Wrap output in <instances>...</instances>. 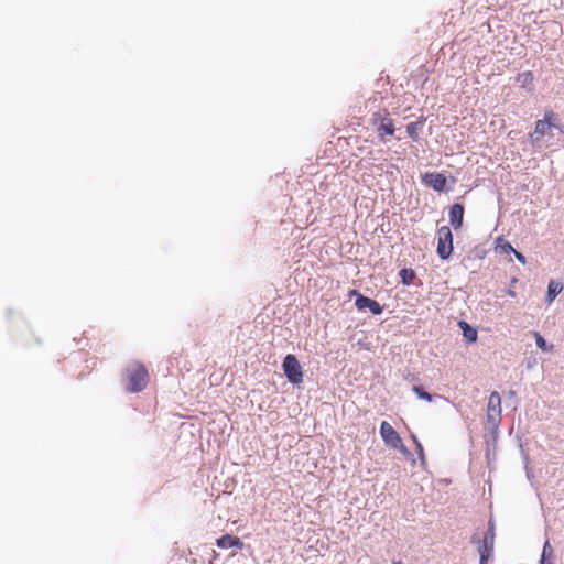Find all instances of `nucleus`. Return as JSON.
Here are the masks:
<instances>
[{
    "mask_svg": "<svg viewBox=\"0 0 564 564\" xmlns=\"http://www.w3.org/2000/svg\"><path fill=\"white\" fill-rule=\"evenodd\" d=\"M501 397L497 391L491 392L487 404V420L494 425L498 426L501 421Z\"/></svg>",
    "mask_w": 564,
    "mask_h": 564,
    "instance_id": "0eeeda50",
    "label": "nucleus"
},
{
    "mask_svg": "<svg viewBox=\"0 0 564 564\" xmlns=\"http://www.w3.org/2000/svg\"><path fill=\"white\" fill-rule=\"evenodd\" d=\"M561 132H563V133H564V129H561Z\"/></svg>",
    "mask_w": 564,
    "mask_h": 564,
    "instance_id": "a878e982",
    "label": "nucleus"
},
{
    "mask_svg": "<svg viewBox=\"0 0 564 564\" xmlns=\"http://www.w3.org/2000/svg\"><path fill=\"white\" fill-rule=\"evenodd\" d=\"M563 290V285L560 282L551 281L547 286L549 302H552Z\"/></svg>",
    "mask_w": 564,
    "mask_h": 564,
    "instance_id": "f3484780",
    "label": "nucleus"
},
{
    "mask_svg": "<svg viewBox=\"0 0 564 564\" xmlns=\"http://www.w3.org/2000/svg\"><path fill=\"white\" fill-rule=\"evenodd\" d=\"M413 391L417 394L420 399L426 400L429 402L432 401V395L429 392L424 391L423 388L414 386Z\"/></svg>",
    "mask_w": 564,
    "mask_h": 564,
    "instance_id": "412c9836",
    "label": "nucleus"
},
{
    "mask_svg": "<svg viewBox=\"0 0 564 564\" xmlns=\"http://www.w3.org/2000/svg\"><path fill=\"white\" fill-rule=\"evenodd\" d=\"M412 440L414 441V443L416 445L417 453L420 455H422L423 454V447H422L421 443L417 441L415 435H412Z\"/></svg>",
    "mask_w": 564,
    "mask_h": 564,
    "instance_id": "5701e85b",
    "label": "nucleus"
},
{
    "mask_svg": "<svg viewBox=\"0 0 564 564\" xmlns=\"http://www.w3.org/2000/svg\"><path fill=\"white\" fill-rule=\"evenodd\" d=\"M351 294L357 295L355 305L359 311L368 308L375 315H379L383 312V307L380 305L379 302L370 297L364 296L361 294H358L356 290L351 291Z\"/></svg>",
    "mask_w": 564,
    "mask_h": 564,
    "instance_id": "6e6552de",
    "label": "nucleus"
},
{
    "mask_svg": "<svg viewBox=\"0 0 564 564\" xmlns=\"http://www.w3.org/2000/svg\"><path fill=\"white\" fill-rule=\"evenodd\" d=\"M494 544H495V532L494 528L489 527L486 532L484 539L479 542L478 553L480 556L491 557L494 553Z\"/></svg>",
    "mask_w": 564,
    "mask_h": 564,
    "instance_id": "1a4fd4ad",
    "label": "nucleus"
},
{
    "mask_svg": "<svg viewBox=\"0 0 564 564\" xmlns=\"http://www.w3.org/2000/svg\"><path fill=\"white\" fill-rule=\"evenodd\" d=\"M464 206L462 204H454L449 209V223L455 228L458 229L463 225L464 219Z\"/></svg>",
    "mask_w": 564,
    "mask_h": 564,
    "instance_id": "9b49d317",
    "label": "nucleus"
},
{
    "mask_svg": "<svg viewBox=\"0 0 564 564\" xmlns=\"http://www.w3.org/2000/svg\"><path fill=\"white\" fill-rule=\"evenodd\" d=\"M534 338H535V344L540 349H542L544 351H550L553 349V345L547 346L545 339L542 337V335L540 333L534 332Z\"/></svg>",
    "mask_w": 564,
    "mask_h": 564,
    "instance_id": "aec40b11",
    "label": "nucleus"
},
{
    "mask_svg": "<svg viewBox=\"0 0 564 564\" xmlns=\"http://www.w3.org/2000/svg\"><path fill=\"white\" fill-rule=\"evenodd\" d=\"M497 249H499L501 253H513L514 251V248L511 246V243L503 238L497 239Z\"/></svg>",
    "mask_w": 564,
    "mask_h": 564,
    "instance_id": "6ab92c4d",
    "label": "nucleus"
},
{
    "mask_svg": "<svg viewBox=\"0 0 564 564\" xmlns=\"http://www.w3.org/2000/svg\"><path fill=\"white\" fill-rule=\"evenodd\" d=\"M216 544L220 549L238 547L241 550L243 547L242 541L238 536L230 534H225L217 539Z\"/></svg>",
    "mask_w": 564,
    "mask_h": 564,
    "instance_id": "f8f14e48",
    "label": "nucleus"
},
{
    "mask_svg": "<svg viewBox=\"0 0 564 564\" xmlns=\"http://www.w3.org/2000/svg\"><path fill=\"white\" fill-rule=\"evenodd\" d=\"M436 252L443 260H447L453 252V234L448 226H442L437 230Z\"/></svg>",
    "mask_w": 564,
    "mask_h": 564,
    "instance_id": "39448f33",
    "label": "nucleus"
},
{
    "mask_svg": "<svg viewBox=\"0 0 564 564\" xmlns=\"http://www.w3.org/2000/svg\"><path fill=\"white\" fill-rule=\"evenodd\" d=\"M516 80L521 85V87L527 88L531 87L534 80L533 73L530 70L518 74Z\"/></svg>",
    "mask_w": 564,
    "mask_h": 564,
    "instance_id": "4468645a",
    "label": "nucleus"
},
{
    "mask_svg": "<svg viewBox=\"0 0 564 564\" xmlns=\"http://www.w3.org/2000/svg\"><path fill=\"white\" fill-rule=\"evenodd\" d=\"M556 113L553 110H546L543 119L534 123V131L529 134L533 144L538 143L544 135L550 134L553 128H558L555 123Z\"/></svg>",
    "mask_w": 564,
    "mask_h": 564,
    "instance_id": "7ed1b4c3",
    "label": "nucleus"
},
{
    "mask_svg": "<svg viewBox=\"0 0 564 564\" xmlns=\"http://www.w3.org/2000/svg\"><path fill=\"white\" fill-rule=\"evenodd\" d=\"M423 182L434 191L443 192L446 187L447 180L442 173L431 172L424 174Z\"/></svg>",
    "mask_w": 564,
    "mask_h": 564,
    "instance_id": "9d476101",
    "label": "nucleus"
},
{
    "mask_svg": "<svg viewBox=\"0 0 564 564\" xmlns=\"http://www.w3.org/2000/svg\"><path fill=\"white\" fill-rule=\"evenodd\" d=\"M488 560H489L488 557H485V556L482 555V556H480L479 564H487Z\"/></svg>",
    "mask_w": 564,
    "mask_h": 564,
    "instance_id": "b1692460",
    "label": "nucleus"
},
{
    "mask_svg": "<svg viewBox=\"0 0 564 564\" xmlns=\"http://www.w3.org/2000/svg\"><path fill=\"white\" fill-rule=\"evenodd\" d=\"M399 276L401 279V282L404 285H410L414 282V279L416 275H415L414 270L405 268V269L400 270Z\"/></svg>",
    "mask_w": 564,
    "mask_h": 564,
    "instance_id": "a211bd4d",
    "label": "nucleus"
},
{
    "mask_svg": "<svg viewBox=\"0 0 564 564\" xmlns=\"http://www.w3.org/2000/svg\"><path fill=\"white\" fill-rule=\"evenodd\" d=\"M459 325L464 332V336L467 339V341L475 343L477 340V330L470 327L466 322H460Z\"/></svg>",
    "mask_w": 564,
    "mask_h": 564,
    "instance_id": "dca6fc26",
    "label": "nucleus"
},
{
    "mask_svg": "<svg viewBox=\"0 0 564 564\" xmlns=\"http://www.w3.org/2000/svg\"><path fill=\"white\" fill-rule=\"evenodd\" d=\"M507 293H508V295H510V296H514V295H516V292H514V291H512V290H508V291H507Z\"/></svg>",
    "mask_w": 564,
    "mask_h": 564,
    "instance_id": "393cba45",
    "label": "nucleus"
},
{
    "mask_svg": "<svg viewBox=\"0 0 564 564\" xmlns=\"http://www.w3.org/2000/svg\"><path fill=\"white\" fill-rule=\"evenodd\" d=\"M553 555H554L553 547L551 546L550 542L546 541L543 545V551H542L540 563L541 564H553V562H552Z\"/></svg>",
    "mask_w": 564,
    "mask_h": 564,
    "instance_id": "2eb2a0df",
    "label": "nucleus"
},
{
    "mask_svg": "<svg viewBox=\"0 0 564 564\" xmlns=\"http://www.w3.org/2000/svg\"><path fill=\"white\" fill-rule=\"evenodd\" d=\"M380 435L387 447L399 451L402 454L409 453L399 433L387 421H382L380 424Z\"/></svg>",
    "mask_w": 564,
    "mask_h": 564,
    "instance_id": "20e7f679",
    "label": "nucleus"
},
{
    "mask_svg": "<svg viewBox=\"0 0 564 564\" xmlns=\"http://www.w3.org/2000/svg\"><path fill=\"white\" fill-rule=\"evenodd\" d=\"M124 389L130 393H138L149 383V372L145 366L139 361L130 362L124 368Z\"/></svg>",
    "mask_w": 564,
    "mask_h": 564,
    "instance_id": "f257e3e1",
    "label": "nucleus"
},
{
    "mask_svg": "<svg viewBox=\"0 0 564 564\" xmlns=\"http://www.w3.org/2000/svg\"><path fill=\"white\" fill-rule=\"evenodd\" d=\"M282 368L288 380L293 384H300L303 382V371L297 358L289 354L285 356Z\"/></svg>",
    "mask_w": 564,
    "mask_h": 564,
    "instance_id": "423d86ee",
    "label": "nucleus"
},
{
    "mask_svg": "<svg viewBox=\"0 0 564 564\" xmlns=\"http://www.w3.org/2000/svg\"><path fill=\"white\" fill-rule=\"evenodd\" d=\"M424 121L425 119L423 117L420 118V120L415 121V122H410L408 126H406V132L414 140L416 141L419 139V132L421 130V128L423 127L424 124Z\"/></svg>",
    "mask_w": 564,
    "mask_h": 564,
    "instance_id": "ddd939ff",
    "label": "nucleus"
},
{
    "mask_svg": "<svg viewBox=\"0 0 564 564\" xmlns=\"http://www.w3.org/2000/svg\"><path fill=\"white\" fill-rule=\"evenodd\" d=\"M370 123L376 129L377 135L381 142H386L387 135L394 134V122L387 109L373 112L370 118Z\"/></svg>",
    "mask_w": 564,
    "mask_h": 564,
    "instance_id": "f03ea898",
    "label": "nucleus"
},
{
    "mask_svg": "<svg viewBox=\"0 0 564 564\" xmlns=\"http://www.w3.org/2000/svg\"><path fill=\"white\" fill-rule=\"evenodd\" d=\"M513 253H514V256H516L517 260H518L520 263H522V264H525V263H527L525 257H524L521 252H519V251H517V250L514 249Z\"/></svg>",
    "mask_w": 564,
    "mask_h": 564,
    "instance_id": "4be33fe9",
    "label": "nucleus"
}]
</instances>
